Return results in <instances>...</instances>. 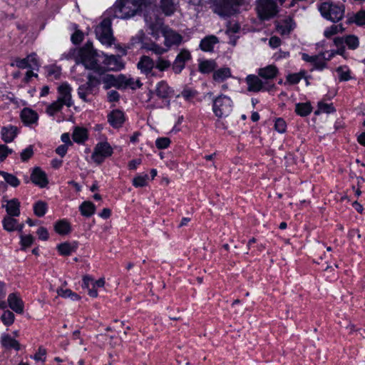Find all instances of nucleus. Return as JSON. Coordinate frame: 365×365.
Segmentation results:
<instances>
[{"label": "nucleus", "mask_w": 365, "mask_h": 365, "mask_svg": "<svg viewBox=\"0 0 365 365\" xmlns=\"http://www.w3.org/2000/svg\"><path fill=\"white\" fill-rule=\"evenodd\" d=\"M145 21L150 30V34L155 39L159 38V33H162L165 38L164 45L168 51L172 46H179L182 43V35L167 26L163 27V19L159 16V11L156 6H149V10L145 15Z\"/></svg>", "instance_id": "nucleus-1"}, {"label": "nucleus", "mask_w": 365, "mask_h": 365, "mask_svg": "<svg viewBox=\"0 0 365 365\" xmlns=\"http://www.w3.org/2000/svg\"><path fill=\"white\" fill-rule=\"evenodd\" d=\"M155 4L151 1L142 0H118L108 11L113 13V16L119 19H128L133 16L138 11H144V16L149 10V6Z\"/></svg>", "instance_id": "nucleus-2"}, {"label": "nucleus", "mask_w": 365, "mask_h": 365, "mask_svg": "<svg viewBox=\"0 0 365 365\" xmlns=\"http://www.w3.org/2000/svg\"><path fill=\"white\" fill-rule=\"evenodd\" d=\"M321 15L327 20L332 22L341 21L345 14V6L341 3H335L331 0L322 2L319 6Z\"/></svg>", "instance_id": "nucleus-3"}, {"label": "nucleus", "mask_w": 365, "mask_h": 365, "mask_svg": "<svg viewBox=\"0 0 365 365\" xmlns=\"http://www.w3.org/2000/svg\"><path fill=\"white\" fill-rule=\"evenodd\" d=\"M97 53L93 49V44L87 42L79 50V58L86 69L92 71L91 73H95L97 71L103 67L98 63Z\"/></svg>", "instance_id": "nucleus-4"}, {"label": "nucleus", "mask_w": 365, "mask_h": 365, "mask_svg": "<svg viewBox=\"0 0 365 365\" xmlns=\"http://www.w3.org/2000/svg\"><path fill=\"white\" fill-rule=\"evenodd\" d=\"M232 106L231 98L223 94L212 100V111L218 118L228 116L232 110Z\"/></svg>", "instance_id": "nucleus-5"}, {"label": "nucleus", "mask_w": 365, "mask_h": 365, "mask_svg": "<svg viewBox=\"0 0 365 365\" xmlns=\"http://www.w3.org/2000/svg\"><path fill=\"white\" fill-rule=\"evenodd\" d=\"M96 77L101 83L103 84V88L108 90L112 87H115L118 89H122V80L123 79V74L114 76L106 73V69L102 67L95 73Z\"/></svg>", "instance_id": "nucleus-6"}, {"label": "nucleus", "mask_w": 365, "mask_h": 365, "mask_svg": "<svg viewBox=\"0 0 365 365\" xmlns=\"http://www.w3.org/2000/svg\"><path fill=\"white\" fill-rule=\"evenodd\" d=\"M87 82L81 85L78 88V95L84 102H89V95H94L99 86V81L94 73H88Z\"/></svg>", "instance_id": "nucleus-7"}, {"label": "nucleus", "mask_w": 365, "mask_h": 365, "mask_svg": "<svg viewBox=\"0 0 365 365\" xmlns=\"http://www.w3.org/2000/svg\"><path fill=\"white\" fill-rule=\"evenodd\" d=\"M244 0H217L215 12L222 17H229L237 12L238 6Z\"/></svg>", "instance_id": "nucleus-8"}, {"label": "nucleus", "mask_w": 365, "mask_h": 365, "mask_svg": "<svg viewBox=\"0 0 365 365\" xmlns=\"http://www.w3.org/2000/svg\"><path fill=\"white\" fill-rule=\"evenodd\" d=\"M98 39L107 46H111L114 40L111 29V21L109 18H105L95 29Z\"/></svg>", "instance_id": "nucleus-9"}, {"label": "nucleus", "mask_w": 365, "mask_h": 365, "mask_svg": "<svg viewBox=\"0 0 365 365\" xmlns=\"http://www.w3.org/2000/svg\"><path fill=\"white\" fill-rule=\"evenodd\" d=\"M257 11L262 20H268L277 14L278 9L274 0H259Z\"/></svg>", "instance_id": "nucleus-10"}, {"label": "nucleus", "mask_w": 365, "mask_h": 365, "mask_svg": "<svg viewBox=\"0 0 365 365\" xmlns=\"http://www.w3.org/2000/svg\"><path fill=\"white\" fill-rule=\"evenodd\" d=\"M113 154V149L107 142L98 143L94 148L91 159L98 165L101 164L105 158Z\"/></svg>", "instance_id": "nucleus-11"}, {"label": "nucleus", "mask_w": 365, "mask_h": 365, "mask_svg": "<svg viewBox=\"0 0 365 365\" xmlns=\"http://www.w3.org/2000/svg\"><path fill=\"white\" fill-rule=\"evenodd\" d=\"M192 58L191 53L189 50L182 48L176 56L175 61L172 64V69L175 74L182 72L185 66V63Z\"/></svg>", "instance_id": "nucleus-12"}, {"label": "nucleus", "mask_w": 365, "mask_h": 365, "mask_svg": "<svg viewBox=\"0 0 365 365\" xmlns=\"http://www.w3.org/2000/svg\"><path fill=\"white\" fill-rule=\"evenodd\" d=\"M72 88L67 83H63L58 88V97L57 98L61 103L66 106L67 107H71L73 106V103L72 101L71 96Z\"/></svg>", "instance_id": "nucleus-13"}, {"label": "nucleus", "mask_w": 365, "mask_h": 365, "mask_svg": "<svg viewBox=\"0 0 365 365\" xmlns=\"http://www.w3.org/2000/svg\"><path fill=\"white\" fill-rule=\"evenodd\" d=\"M107 118L108 123L113 128H119L122 127L125 120L124 113L118 109L111 111L108 115Z\"/></svg>", "instance_id": "nucleus-14"}, {"label": "nucleus", "mask_w": 365, "mask_h": 365, "mask_svg": "<svg viewBox=\"0 0 365 365\" xmlns=\"http://www.w3.org/2000/svg\"><path fill=\"white\" fill-rule=\"evenodd\" d=\"M103 63L110 70L114 71H120L124 68V63L120 56H106Z\"/></svg>", "instance_id": "nucleus-15"}, {"label": "nucleus", "mask_w": 365, "mask_h": 365, "mask_svg": "<svg viewBox=\"0 0 365 365\" xmlns=\"http://www.w3.org/2000/svg\"><path fill=\"white\" fill-rule=\"evenodd\" d=\"M31 180L35 185L44 187L48 184V179L45 172L39 168H35L31 175Z\"/></svg>", "instance_id": "nucleus-16"}, {"label": "nucleus", "mask_w": 365, "mask_h": 365, "mask_svg": "<svg viewBox=\"0 0 365 365\" xmlns=\"http://www.w3.org/2000/svg\"><path fill=\"white\" fill-rule=\"evenodd\" d=\"M137 67L140 71L148 75L151 73L153 68L155 67V62L148 56H143L137 64Z\"/></svg>", "instance_id": "nucleus-17"}, {"label": "nucleus", "mask_w": 365, "mask_h": 365, "mask_svg": "<svg viewBox=\"0 0 365 365\" xmlns=\"http://www.w3.org/2000/svg\"><path fill=\"white\" fill-rule=\"evenodd\" d=\"M8 304L9 307L17 314L24 312V302L16 293H11L8 297Z\"/></svg>", "instance_id": "nucleus-18"}, {"label": "nucleus", "mask_w": 365, "mask_h": 365, "mask_svg": "<svg viewBox=\"0 0 365 365\" xmlns=\"http://www.w3.org/2000/svg\"><path fill=\"white\" fill-rule=\"evenodd\" d=\"M334 42L336 46H344V43H346L349 48L353 50L359 46L358 38L353 35L347 36L345 38H335Z\"/></svg>", "instance_id": "nucleus-19"}, {"label": "nucleus", "mask_w": 365, "mask_h": 365, "mask_svg": "<svg viewBox=\"0 0 365 365\" xmlns=\"http://www.w3.org/2000/svg\"><path fill=\"white\" fill-rule=\"evenodd\" d=\"M2 207L6 208L7 216L18 217L20 215V202L16 198L7 200L6 205Z\"/></svg>", "instance_id": "nucleus-20"}, {"label": "nucleus", "mask_w": 365, "mask_h": 365, "mask_svg": "<svg viewBox=\"0 0 365 365\" xmlns=\"http://www.w3.org/2000/svg\"><path fill=\"white\" fill-rule=\"evenodd\" d=\"M246 82L248 86L247 90L252 92L259 91L263 86L262 81L255 75H249L246 78Z\"/></svg>", "instance_id": "nucleus-21"}, {"label": "nucleus", "mask_w": 365, "mask_h": 365, "mask_svg": "<svg viewBox=\"0 0 365 365\" xmlns=\"http://www.w3.org/2000/svg\"><path fill=\"white\" fill-rule=\"evenodd\" d=\"M218 42L217 36L214 35L207 36L201 40L200 48L204 51L211 52L213 51L214 46Z\"/></svg>", "instance_id": "nucleus-22"}, {"label": "nucleus", "mask_w": 365, "mask_h": 365, "mask_svg": "<svg viewBox=\"0 0 365 365\" xmlns=\"http://www.w3.org/2000/svg\"><path fill=\"white\" fill-rule=\"evenodd\" d=\"M172 88L165 81H161L157 84L155 93L160 98H169L173 93Z\"/></svg>", "instance_id": "nucleus-23"}, {"label": "nucleus", "mask_w": 365, "mask_h": 365, "mask_svg": "<svg viewBox=\"0 0 365 365\" xmlns=\"http://www.w3.org/2000/svg\"><path fill=\"white\" fill-rule=\"evenodd\" d=\"M277 73L278 69L273 65L259 68L258 71L259 76L264 79H272L277 76Z\"/></svg>", "instance_id": "nucleus-24"}, {"label": "nucleus", "mask_w": 365, "mask_h": 365, "mask_svg": "<svg viewBox=\"0 0 365 365\" xmlns=\"http://www.w3.org/2000/svg\"><path fill=\"white\" fill-rule=\"evenodd\" d=\"M1 344L6 349H14L16 351L19 350L21 346L18 341L6 334L1 336Z\"/></svg>", "instance_id": "nucleus-25"}, {"label": "nucleus", "mask_w": 365, "mask_h": 365, "mask_svg": "<svg viewBox=\"0 0 365 365\" xmlns=\"http://www.w3.org/2000/svg\"><path fill=\"white\" fill-rule=\"evenodd\" d=\"M295 26L296 24L293 19L288 17L278 25L277 29L282 34H289Z\"/></svg>", "instance_id": "nucleus-26"}, {"label": "nucleus", "mask_w": 365, "mask_h": 365, "mask_svg": "<svg viewBox=\"0 0 365 365\" xmlns=\"http://www.w3.org/2000/svg\"><path fill=\"white\" fill-rule=\"evenodd\" d=\"M21 118L26 124H32L38 119L37 113L30 108H24L21 111Z\"/></svg>", "instance_id": "nucleus-27"}, {"label": "nucleus", "mask_w": 365, "mask_h": 365, "mask_svg": "<svg viewBox=\"0 0 365 365\" xmlns=\"http://www.w3.org/2000/svg\"><path fill=\"white\" fill-rule=\"evenodd\" d=\"M72 137L76 143H83L88 139V130L84 128L76 127Z\"/></svg>", "instance_id": "nucleus-28"}, {"label": "nucleus", "mask_w": 365, "mask_h": 365, "mask_svg": "<svg viewBox=\"0 0 365 365\" xmlns=\"http://www.w3.org/2000/svg\"><path fill=\"white\" fill-rule=\"evenodd\" d=\"M17 129L16 127L10 126L9 128L3 127L1 128V138L5 143H10L13 141L17 134Z\"/></svg>", "instance_id": "nucleus-29"}, {"label": "nucleus", "mask_w": 365, "mask_h": 365, "mask_svg": "<svg viewBox=\"0 0 365 365\" xmlns=\"http://www.w3.org/2000/svg\"><path fill=\"white\" fill-rule=\"evenodd\" d=\"M123 79L122 80V89H125L126 88H130L133 90L136 89L137 88H140L143 83L140 82L139 79L135 80L133 78H128L126 76L123 75Z\"/></svg>", "instance_id": "nucleus-30"}, {"label": "nucleus", "mask_w": 365, "mask_h": 365, "mask_svg": "<svg viewBox=\"0 0 365 365\" xmlns=\"http://www.w3.org/2000/svg\"><path fill=\"white\" fill-rule=\"evenodd\" d=\"M231 76V71L229 68H221L216 70L213 73V79L220 83Z\"/></svg>", "instance_id": "nucleus-31"}, {"label": "nucleus", "mask_w": 365, "mask_h": 365, "mask_svg": "<svg viewBox=\"0 0 365 365\" xmlns=\"http://www.w3.org/2000/svg\"><path fill=\"white\" fill-rule=\"evenodd\" d=\"M142 47L146 51H151L157 55H162L168 51V48H163L155 43H145Z\"/></svg>", "instance_id": "nucleus-32"}, {"label": "nucleus", "mask_w": 365, "mask_h": 365, "mask_svg": "<svg viewBox=\"0 0 365 365\" xmlns=\"http://www.w3.org/2000/svg\"><path fill=\"white\" fill-rule=\"evenodd\" d=\"M160 8L166 16H171L175 11L173 0H160Z\"/></svg>", "instance_id": "nucleus-33"}, {"label": "nucleus", "mask_w": 365, "mask_h": 365, "mask_svg": "<svg viewBox=\"0 0 365 365\" xmlns=\"http://www.w3.org/2000/svg\"><path fill=\"white\" fill-rule=\"evenodd\" d=\"M79 209L82 215L86 217L91 216L93 214H94L96 210L94 204L90 201L83 202L81 205Z\"/></svg>", "instance_id": "nucleus-34"}, {"label": "nucleus", "mask_w": 365, "mask_h": 365, "mask_svg": "<svg viewBox=\"0 0 365 365\" xmlns=\"http://www.w3.org/2000/svg\"><path fill=\"white\" fill-rule=\"evenodd\" d=\"M76 244H71L68 242L61 243L58 245L57 249L61 255L68 256L72 252H75L76 249Z\"/></svg>", "instance_id": "nucleus-35"}, {"label": "nucleus", "mask_w": 365, "mask_h": 365, "mask_svg": "<svg viewBox=\"0 0 365 365\" xmlns=\"http://www.w3.org/2000/svg\"><path fill=\"white\" fill-rule=\"evenodd\" d=\"M295 112L300 116H307L311 113L312 106L309 103H297Z\"/></svg>", "instance_id": "nucleus-36"}, {"label": "nucleus", "mask_w": 365, "mask_h": 365, "mask_svg": "<svg viewBox=\"0 0 365 365\" xmlns=\"http://www.w3.org/2000/svg\"><path fill=\"white\" fill-rule=\"evenodd\" d=\"M14 216H5L2 220L3 227L7 232L15 231V227L17 225V220Z\"/></svg>", "instance_id": "nucleus-37"}, {"label": "nucleus", "mask_w": 365, "mask_h": 365, "mask_svg": "<svg viewBox=\"0 0 365 365\" xmlns=\"http://www.w3.org/2000/svg\"><path fill=\"white\" fill-rule=\"evenodd\" d=\"M348 22L349 24L355 23L358 26L365 25V11L361 10L355 14H353L349 18Z\"/></svg>", "instance_id": "nucleus-38"}, {"label": "nucleus", "mask_w": 365, "mask_h": 365, "mask_svg": "<svg viewBox=\"0 0 365 365\" xmlns=\"http://www.w3.org/2000/svg\"><path fill=\"white\" fill-rule=\"evenodd\" d=\"M54 229L60 235H66L70 232L71 227L67 221L62 220L56 223Z\"/></svg>", "instance_id": "nucleus-39"}, {"label": "nucleus", "mask_w": 365, "mask_h": 365, "mask_svg": "<svg viewBox=\"0 0 365 365\" xmlns=\"http://www.w3.org/2000/svg\"><path fill=\"white\" fill-rule=\"evenodd\" d=\"M216 63L212 60H206L199 63V71L202 73H208L214 71Z\"/></svg>", "instance_id": "nucleus-40"}, {"label": "nucleus", "mask_w": 365, "mask_h": 365, "mask_svg": "<svg viewBox=\"0 0 365 365\" xmlns=\"http://www.w3.org/2000/svg\"><path fill=\"white\" fill-rule=\"evenodd\" d=\"M0 175L4 178V180L11 186L16 187L19 185L20 180L15 175L2 170H0Z\"/></svg>", "instance_id": "nucleus-41"}, {"label": "nucleus", "mask_w": 365, "mask_h": 365, "mask_svg": "<svg viewBox=\"0 0 365 365\" xmlns=\"http://www.w3.org/2000/svg\"><path fill=\"white\" fill-rule=\"evenodd\" d=\"M47 210V205L43 201H38L34 205V214L38 217H43Z\"/></svg>", "instance_id": "nucleus-42"}, {"label": "nucleus", "mask_w": 365, "mask_h": 365, "mask_svg": "<svg viewBox=\"0 0 365 365\" xmlns=\"http://www.w3.org/2000/svg\"><path fill=\"white\" fill-rule=\"evenodd\" d=\"M64 104L61 103L59 101L56 100L53 103L48 105L46 108V113L51 115L53 116L55 115L56 113L60 111Z\"/></svg>", "instance_id": "nucleus-43"}, {"label": "nucleus", "mask_w": 365, "mask_h": 365, "mask_svg": "<svg viewBox=\"0 0 365 365\" xmlns=\"http://www.w3.org/2000/svg\"><path fill=\"white\" fill-rule=\"evenodd\" d=\"M171 66L172 64L170 61L165 59L162 57H159L155 63V67L160 71H166Z\"/></svg>", "instance_id": "nucleus-44"}, {"label": "nucleus", "mask_w": 365, "mask_h": 365, "mask_svg": "<svg viewBox=\"0 0 365 365\" xmlns=\"http://www.w3.org/2000/svg\"><path fill=\"white\" fill-rule=\"evenodd\" d=\"M344 30V29L341 24L332 25L324 31V34L327 38H330L331 36L336 34L339 32H341Z\"/></svg>", "instance_id": "nucleus-45"}, {"label": "nucleus", "mask_w": 365, "mask_h": 365, "mask_svg": "<svg viewBox=\"0 0 365 365\" xmlns=\"http://www.w3.org/2000/svg\"><path fill=\"white\" fill-rule=\"evenodd\" d=\"M334 111L335 109L333 107L332 103L319 102L318 103V110L315 112V114H319V113H331Z\"/></svg>", "instance_id": "nucleus-46"}, {"label": "nucleus", "mask_w": 365, "mask_h": 365, "mask_svg": "<svg viewBox=\"0 0 365 365\" xmlns=\"http://www.w3.org/2000/svg\"><path fill=\"white\" fill-rule=\"evenodd\" d=\"M15 316L14 313L9 310L4 311V314L1 317L2 322L6 326L11 325L14 322Z\"/></svg>", "instance_id": "nucleus-47"}, {"label": "nucleus", "mask_w": 365, "mask_h": 365, "mask_svg": "<svg viewBox=\"0 0 365 365\" xmlns=\"http://www.w3.org/2000/svg\"><path fill=\"white\" fill-rule=\"evenodd\" d=\"M336 72L339 74L340 81H348L350 79V71L348 68L339 66L336 68Z\"/></svg>", "instance_id": "nucleus-48"}, {"label": "nucleus", "mask_w": 365, "mask_h": 365, "mask_svg": "<svg viewBox=\"0 0 365 365\" xmlns=\"http://www.w3.org/2000/svg\"><path fill=\"white\" fill-rule=\"evenodd\" d=\"M148 175L147 174L144 175H138L133 180V184L135 187H143L146 185Z\"/></svg>", "instance_id": "nucleus-49"}, {"label": "nucleus", "mask_w": 365, "mask_h": 365, "mask_svg": "<svg viewBox=\"0 0 365 365\" xmlns=\"http://www.w3.org/2000/svg\"><path fill=\"white\" fill-rule=\"evenodd\" d=\"M197 94V92L193 89L189 88H185L183 91L181 92V96L186 101H191L194 98Z\"/></svg>", "instance_id": "nucleus-50"}, {"label": "nucleus", "mask_w": 365, "mask_h": 365, "mask_svg": "<svg viewBox=\"0 0 365 365\" xmlns=\"http://www.w3.org/2000/svg\"><path fill=\"white\" fill-rule=\"evenodd\" d=\"M34 155L33 145H29L26 149H24L20 154L21 159L22 161L25 162L30 159Z\"/></svg>", "instance_id": "nucleus-51"}, {"label": "nucleus", "mask_w": 365, "mask_h": 365, "mask_svg": "<svg viewBox=\"0 0 365 365\" xmlns=\"http://www.w3.org/2000/svg\"><path fill=\"white\" fill-rule=\"evenodd\" d=\"M302 59L307 62H311L314 63V64L317 65L318 68H322L324 67V63H321L320 64L318 63V56H309L307 53H302Z\"/></svg>", "instance_id": "nucleus-52"}, {"label": "nucleus", "mask_w": 365, "mask_h": 365, "mask_svg": "<svg viewBox=\"0 0 365 365\" xmlns=\"http://www.w3.org/2000/svg\"><path fill=\"white\" fill-rule=\"evenodd\" d=\"M274 128L277 132H279L280 133H283L286 131V128H287L286 122L282 118H279L275 121Z\"/></svg>", "instance_id": "nucleus-53"}, {"label": "nucleus", "mask_w": 365, "mask_h": 365, "mask_svg": "<svg viewBox=\"0 0 365 365\" xmlns=\"http://www.w3.org/2000/svg\"><path fill=\"white\" fill-rule=\"evenodd\" d=\"M170 143V140L168 138H159L155 141V145L158 149L167 148Z\"/></svg>", "instance_id": "nucleus-54"}, {"label": "nucleus", "mask_w": 365, "mask_h": 365, "mask_svg": "<svg viewBox=\"0 0 365 365\" xmlns=\"http://www.w3.org/2000/svg\"><path fill=\"white\" fill-rule=\"evenodd\" d=\"M46 350L44 348H43L42 346H40L38 348V351L33 356V359L37 361H40L44 362L46 360Z\"/></svg>", "instance_id": "nucleus-55"}, {"label": "nucleus", "mask_w": 365, "mask_h": 365, "mask_svg": "<svg viewBox=\"0 0 365 365\" xmlns=\"http://www.w3.org/2000/svg\"><path fill=\"white\" fill-rule=\"evenodd\" d=\"M20 237H21V245L24 247H28L31 246V244L33 243L34 237L31 235H21Z\"/></svg>", "instance_id": "nucleus-56"}, {"label": "nucleus", "mask_w": 365, "mask_h": 365, "mask_svg": "<svg viewBox=\"0 0 365 365\" xmlns=\"http://www.w3.org/2000/svg\"><path fill=\"white\" fill-rule=\"evenodd\" d=\"M48 76H53L55 79H58L61 76V70L56 66H50L47 68Z\"/></svg>", "instance_id": "nucleus-57"}, {"label": "nucleus", "mask_w": 365, "mask_h": 365, "mask_svg": "<svg viewBox=\"0 0 365 365\" xmlns=\"http://www.w3.org/2000/svg\"><path fill=\"white\" fill-rule=\"evenodd\" d=\"M29 57V61L30 64V68L31 69H38L39 67L38 61L36 57V53H32L31 55L28 56Z\"/></svg>", "instance_id": "nucleus-58"}, {"label": "nucleus", "mask_w": 365, "mask_h": 365, "mask_svg": "<svg viewBox=\"0 0 365 365\" xmlns=\"http://www.w3.org/2000/svg\"><path fill=\"white\" fill-rule=\"evenodd\" d=\"M12 153V150L9 149L5 145H0V161H4L9 153Z\"/></svg>", "instance_id": "nucleus-59"}, {"label": "nucleus", "mask_w": 365, "mask_h": 365, "mask_svg": "<svg viewBox=\"0 0 365 365\" xmlns=\"http://www.w3.org/2000/svg\"><path fill=\"white\" fill-rule=\"evenodd\" d=\"M302 76L301 73H292L289 74L287 77V81L291 84H297L302 79Z\"/></svg>", "instance_id": "nucleus-60"}, {"label": "nucleus", "mask_w": 365, "mask_h": 365, "mask_svg": "<svg viewBox=\"0 0 365 365\" xmlns=\"http://www.w3.org/2000/svg\"><path fill=\"white\" fill-rule=\"evenodd\" d=\"M16 66L19 68H30V64L29 61V57L17 59L16 61Z\"/></svg>", "instance_id": "nucleus-61"}, {"label": "nucleus", "mask_w": 365, "mask_h": 365, "mask_svg": "<svg viewBox=\"0 0 365 365\" xmlns=\"http://www.w3.org/2000/svg\"><path fill=\"white\" fill-rule=\"evenodd\" d=\"M107 98L109 102H117L119 101L120 94L116 91L112 90L108 92Z\"/></svg>", "instance_id": "nucleus-62"}, {"label": "nucleus", "mask_w": 365, "mask_h": 365, "mask_svg": "<svg viewBox=\"0 0 365 365\" xmlns=\"http://www.w3.org/2000/svg\"><path fill=\"white\" fill-rule=\"evenodd\" d=\"M83 38V34L80 31H76L73 35L71 36V41L74 44H78L80 43Z\"/></svg>", "instance_id": "nucleus-63"}, {"label": "nucleus", "mask_w": 365, "mask_h": 365, "mask_svg": "<svg viewBox=\"0 0 365 365\" xmlns=\"http://www.w3.org/2000/svg\"><path fill=\"white\" fill-rule=\"evenodd\" d=\"M37 235L38 238L43 240H46L48 238V230L43 227H41L38 229Z\"/></svg>", "instance_id": "nucleus-64"}]
</instances>
